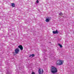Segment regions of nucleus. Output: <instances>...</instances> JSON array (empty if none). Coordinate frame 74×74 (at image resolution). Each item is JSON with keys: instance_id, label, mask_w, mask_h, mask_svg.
Masks as SVG:
<instances>
[{"instance_id": "nucleus-1", "label": "nucleus", "mask_w": 74, "mask_h": 74, "mask_svg": "<svg viewBox=\"0 0 74 74\" xmlns=\"http://www.w3.org/2000/svg\"><path fill=\"white\" fill-rule=\"evenodd\" d=\"M58 71V70L54 66H52L51 69V72L53 74H55L56 73H57Z\"/></svg>"}, {"instance_id": "nucleus-2", "label": "nucleus", "mask_w": 74, "mask_h": 74, "mask_svg": "<svg viewBox=\"0 0 74 74\" xmlns=\"http://www.w3.org/2000/svg\"><path fill=\"white\" fill-rule=\"evenodd\" d=\"M58 62H58L57 63V64H58V65H62L63 62V61L62 60H59Z\"/></svg>"}, {"instance_id": "nucleus-3", "label": "nucleus", "mask_w": 74, "mask_h": 74, "mask_svg": "<svg viewBox=\"0 0 74 74\" xmlns=\"http://www.w3.org/2000/svg\"><path fill=\"white\" fill-rule=\"evenodd\" d=\"M20 51V50L19 49H18V48H17V49H16L15 50V53L16 54H18V53H19V52Z\"/></svg>"}, {"instance_id": "nucleus-4", "label": "nucleus", "mask_w": 74, "mask_h": 74, "mask_svg": "<svg viewBox=\"0 0 74 74\" xmlns=\"http://www.w3.org/2000/svg\"><path fill=\"white\" fill-rule=\"evenodd\" d=\"M38 72L39 74H42V73L44 72V71H43V70L42 69V71H41L40 69H39L38 70Z\"/></svg>"}, {"instance_id": "nucleus-5", "label": "nucleus", "mask_w": 74, "mask_h": 74, "mask_svg": "<svg viewBox=\"0 0 74 74\" xmlns=\"http://www.w3.org/2000/svg\"><path fill=\"white\" fill-rule=\"evenodd\" d=\"M53 34H58L59 32L58 31V30H56V31H53Z\"/></svg>"}, {"instance_id": "nucleus-6", "label": "nucleus", "mask_w": 74, "mask_h": 74, "mask_svg": "<svg viewBox=\"0 0 74 74\" xmlns=\"http://www.w3.org/2000/svg\"><path fill=\"white\" fill-rule=\"evenodd\" d=\"M18 47L21 50H22L23 49V47L22 46L20 45L18 46Z\"/></svg>"}, {"instance_id": "nucleus-7", "label": "nucleus", "mask_w": 74, "mask_h": 74, "mask_svg": "<svg viewBox=\"0 0 74 74\" xmlns=\"http://www.w3.org/2000/svg\"><path fill=\"white\" fill-rule=\"evenodd\" d=\"M11 6L12 7L14 8L15 7V3H11Z\"/></svg>"}, {"instance_id": "nucleus-8", "label": "nucleus", "mask_w": 74, "mask_h": 74, "mask_svg": "<svg viewBox=\"0 0 74 74\" xmlns=\"http://www.w3.org/2000/svg\"><path fill=\"white\" fill-rule=\"evenodd\" d=\"M50 20V19H49V18L48 17V18L46 19V21L47 22H49Z\"/></svg>"}, {"instance_id": "nucleus-9", "label": "nucleus", "mask_w": 74, "mask_h": 74, "mask_svg": "<svg viewBox=\"0 0 74 74\" xmlns=\"http://www.w3.org/2000/svg\"><path fill=\"white\" fill-rule=\"evenodd\" d=\"M29 57H31V56H32V57H34V54H32L31 55H30L29 56Z\"/></svg>"}, {"instance_id": "nucleus-10", "label": "nucleus", "mask_w": 74, "mask_h": 74, "mask_svg": "<svg viewBox=\"0 0 74 74\" xmlns=\"http://www.w3.org/2000/svg\"><path fill=\"white\" fill-rule=\"evenodd\" d=\"M58 45H59V46H60V48H62V45L58 44Z\"/></svg>"}, {"instance_id": "nucleus-11", "label": "nucleus", "mask_w": 74, "mask_h": 74, "mask_svg": "<svg viewBox=\"0 0 74 74\" xmlns=\"http://www.w3.org/2000/svg\"><path fill=\"white\" fill-rule=\"evenodd\" d=\"M62 15H63V13H62V12H60L59 14V15H60V16H61Z\"/></svg>"}, {"instance_id": "nucleus-12", "label": "nucleus", "mask_w": 74, "mask_h": 74, "mask_svg": "<svg viewBox=\"0 0 74 74\" xmlns=\"http://www.w3.org/2000/svg\"><path fill=\"white\" fill-rule=\"evenodd\" d=\"M39 3L38 0H37L36 1V3Z\"/></svg>"}]
</instances>
